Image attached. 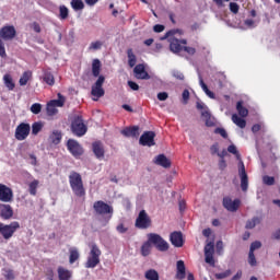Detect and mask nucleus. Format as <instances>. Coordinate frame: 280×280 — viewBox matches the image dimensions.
Segmentation results:
<instances>
[{
	"label": "nucleus",
	"instance_id": "c85d7f7f",
	"mask_svg": "<svg viewBox=\"0 0 280 280\" xmlns=\"http://www.w3.org/2000/svg\"><path fill=\"white\" fill-rule=\"evenodd\" d=\"M176 279H185V261L183 260L177 261Z\"/></svg>",
	"mask_w": 280,
	"mask_h": 280
},
{
	"label": "nucleus",
	"instance_id": "79ce46f5",
	"mask_svg": "<svg viewBox=\"0 0 280 280\" xmlns=\"http://www.w3.org/2000/svg\"><path fill=\"white\" fill-rule=\"evenodd\" d=\"M176 34L183 35V30H171L161 37V40H166V38H170V36H176Z\"/></svg>",
	"mask_w": 280,
	"mask_h": 280
},
{
	"label": "nucleus",
	"instance_id": "680f3d73",
	"mask_svg": "<svg viewBox=\"0 0 280 280\" xmlns=\"http://www.w3.org/2000/svg\"><path fill=\"white\" fill-rule=\"evenodd\" d=\"M184 51H186V54H188L189 56H194L196 54V48L194 47H189V46H184Z\"/></svg>",
	"mask_w": 280,
	"mask_h": 280
},
{
	"label": "nucleus",
	"instance_id": "58836bf2",
	"mask_svg": "<svg viewBox=\"0 0 280 280\" xmlns=\"http://www.w3.org/2000/svg\"><path fill=\"white\" fill-rule=\"evenodd\" d=\"M144 277L148 280H159V271L154 269H149L145 271Z\"/></svg>",
	"mask_w": 280,
	"mask_h": 280
},
{
	"label": "nucleus",
	"instance_id": "338daca9",
	"mask_svg": "<svg viewBox=\"0 0 280 280\" xmlns=\"http://www.w3.org/2000/svg\"><path fill=\"white\" fill-rule=\"evenodd\" d=\"M116 230H117L118 233L124 234V233H127L128 228L124 226V224L120 223V224L117 225Z\"/></svg>",
	"mask_w": 280,
	"mask_h": 280
},
{
	"label": "nucleus",
	"instance_id": "de8ad7c7",
	"mask_svg": "<svg viewBox=\"0 0 280 280\" xmlns=\"http://www.w3.org/2000/svg\"><path fill=\"white\" fill-rule=\"evenodd\" d=\"M40 110H43V105H40L39 103H35L31 106V113H33V115L40 114Z\"/></svg>",
	"mask_w": 280,
	"mask_h": 280
},
{
	"label": "nucleus",
	"instance_id": "a18cd8bd",
	"mask_svg": "<svg viewBox=\"0 0 280 280\" xmlns=\"http://www.w3.org/2000/svg\"><path fill=\"white\" fill-rule=\"evenodd\" d=\"M43 130V122H34L32 125V135H38Z\"/></svg>",
	"mask_w": 280,
	"mask_h": 280
},
{
	"label": "nucleus",
	"instance_id": "cd10ccee",
	"mask_svg": "<svg viewBox=\"0 0 280 280\" xmlns=\"http://www.w3.org/2000/svg\"><path fill=\"white\" fill-rule=\"evenodd\" d=\"M57 272H58L59 280H70L72 277L71 271H69L68 269H65V267H59Z\"/></svg>",
	"mask_w": 280,
	"mask_h": 280
},
{
	"label": "nucleus",
	"instance_id": "6e6552de",
	"mask_svg": "<svg viewBox=\"0 0 280 280\" xmlns=\"http://www.w3.org/2000/svg\"><path fill=\"white\" fill-rule=\"evenodd\" d=\"M106 78H104V75H100L98 79L96 80V82L92 85V90H91V95H93L94 102H97L100 100V97H104L105 91H104V82H105Z\"/></svg>",
	"mask_w": 280,
	"mask_h": 280
},
{
	"label": "nucleus",
	"instance_id": "b1692460",
	"mask_svg": "<svg viewBox=\"0 0 280 280\" xmlns=\"http://www.w3.org/2000/svg\"><path fill=\"white\" fill-rule=\"evenodd\" d=\"M92 150L96 159H104V144H102V142H94L92 144Z\"/></svg>",
	"mask_w": 280,
	"mask_h": 280
},
{
	"label": "nucleus",
	"instance_id": "f03ea898",
	"mask_svg": "<svg viewBox=\"0 0 280 280\" xmlns=\"http://www.w3.org/2000/svg\"><path fill=\"white\" fill-rule=\"evenodd\" d=\"M70 187L78 198L86 196V190L84 189V183L82 182V175L78 172H71L69 175Z\"/></svg>",
	"mask_w": 280,
	"mask_h": 280
},
{
	"label": "nucleus",
	"instance_id": "a211bd4d",
	"mask_svg": "<svg viewBox=\"0 0 280 280\" xmlns=\"http://www.w3.org/2000/svg\"><path fill=\"white\" fill-rule=\"evenodd\" d=\"M133 73L137 80H150V74L145 71V66L139 63L135 67Z\"/></svg>",
	"mask_w": 280,
	"mask_h": 280
},
{
	"label": "nucleus",
	"instance_id": "2eb2a0df",
	"mask_svg": "<svg viewBox=\"0 0 280 280\" xmlns=\"http://www.w3.org/2000/svg\"><path fill=\"white\" fill-rule=\"evenodd\" d=\"M240 205H242V201L240 199H231V197H224L223 198V207L226 209V211H230L231 213H235L237 209H240Z\"/></svg>",
	"mask_w": 280,
	"mask_h": 280
},
{
	"label": "nucleus",
	"instance_id": "393cba45",
	"mask_svg": "<svg viewBox=\"0 0 280 280\" xmlns=\"http://www.w3.org/2000/svg\"><path fill=\"white\" fill-rule=\"evenodd\" d=\"M155 164L160 165L161 167H171L172 166V162H170V160L167 159V156H165V154H160L155 158Z\"/></svg>",
	"mask_w": 280,
	"mask_h": 280
},
{
	"label": "nucleus",
	"instance_id": "f257e3e1",
	"mask_svg": "<svg viewBox=\"0 0 280 280\" xmlns=\"http://www.w3.org/2000/svg\"><path fill=\"white\" fill-rule=\"evenodd\" d=\"M228 152L234 154L238 161V176L241 178L242 191H248V174L246 173V166L244 165V161H242V155L240 154V151H237V147H235V144L229 145Z\"/></svg>",
	"mask_w": 280,
	"mask_h": 280
},
{
	"label": "nucleus",
	"instance_id": "37998d69",
	"mask_svg": "<svg viewBox=\"0 0 280 280\" xmlns=\"http://www.w3.org/2000/svg\"><path fill=\"white\" fill-rule=\"evenodd\" d=\"M36 189H38V179L31 182L28 185L31 196H36Z\"/></svg>",
	"mask_w": 280,
	"mask_h": 280
},
{
	"label": "nucleus",
	"instance_id": "69168bd1",
	"mask_svg": "<svg viewBox=\"0 0 280 280\" xmlns=\"http://www.w3.org/2000/svg\"><path fill=\"white\" fill-rule=\"evenodd\" d=\"M199 84H200L203 93L209 90V88L207 86V83H205V80H202V75H200V74H199Z\"/></svg>",
	"mask_w": 280,
	"mask_h": 280
},
{
	"label": "nucleus",
	"instance_id": "423d86ee",
	"mask_svg": "<svg viewBox=\"0 0 280 280\" xmlns=\"http://www.w3.org/2000/svg\"><path fill=\"white\" fill-rule=\"evenodd\" d=\"M71 130L75 137H84L86 135V125H84V120L82 116H75L71 124Z\"/></svg>",
	"mask_w": 280,
	"mask_h": 280
},
{
	"label": "nucleus",
	"instance_id": "ddd939ff",
	"mask_svg": "<svg viewBox=\"0 0 280 280\" xmlns=\"http://www.w3.org/2000/svg\"><path fill=\"white\" fill-rule=\"evenodd\" d=\"M93 209H94L96 215H106L108 213H113V208L104 201L94 202Z\"/></svg>",
	"mask_w": 280,
	"mask_h": 280
},
{
	"label": "nucleus",
	"instance_id": "13d9d810",
	"mask_svg": "<svg viewBox=\"0 0 280 280\" xmlns=\"http://www.w3.org/2000/svg\"><path fill=\"white\" fill-rule=\"evenodd\" d=\"M172 75L176 78V80H185V74L178 70H174Z\"/></svg>",
	"mask_w": 280,
	"mask_h": 280
},
{
	"label": "nucleus",
	"instance_id": "1a4fd4ad",
	"mask_svg": "<svg viewBox=\"0 0 280 280\" xmlns=\"http://www.w3.org/2000/svg\"><path fill=\"white\" fill-rule=\"evenodd\" d=\"M18 229H21V224L16 221L11 222L9 225L0 223V233L4 240H10Z\"/></svg>",
	"mask_w": 280,
	"mask_h": 280
},
{
	"label": "nucleus",
	"instance_id": "0eeeda50",
	"mask_svg": "<svg viewBox=\"0 0 280 280\" xmlns=\"http://www.w3.org/2000/svg\"><path fill=\"white\" fill-rule=\"evenodd\" d=\"M135 226L136 229H140L142 231H144L145 229H150V226H152V219L150 218L148 212H145V210H141L139 212L136 219Z\"/></svg>",
	"mask_w": 280,
	"mask_h": 280
},
{
	"label": "nucleus",
	"instance_id": "6e6d98bb",
	"mask_svg": "<svg viewBox=\"0 0 280 280\" xmlns=\"http://www.w3.org/2000/svg\"><path fill=\"white\" fill-rule=\"evenodd\" d=\"M215 135H221L223 137V139H228L229 138V133H226V130L224 128H217L214 130Z\"/></svg>",
	"mask_w": 280,
	"mask_h": 280
},
{
	"label": "nucleus",
	"instance_id": "72a5a7b5",
	"mask_svg": "<svg viewBox=\"0 0 280 280\" xmlns=\"http://www.w3.org/2000/svg\"><path fill=\"white\" fill-rule=\"evenodd\" d=\"M3 82L7 89H9V91H14L15 84H14V80H12V75L4 74Z\"/></svg>",
	"mask_w": 280,
	"mask_h": 280
},
{
	"label": "nucleus",
	"instance_id": "6ab92c4d",
	"mask_svg": "<svg viewBox=\"0 0 280 280\" xmlns=\"http://www.w3.org/2000/svg\"><path fill=\"white\" fill-rule=\"evenodd\" d=\"M170 242L175 248H183V232H173L170 235Z\"/></svg>",
	"mask_w": 280,
	"mask_h": 280
},
{
	"label": "nucleus",
	"instance_id": "774afa93",
	"mask_svg": "<svg viewBox=\"0 0 280 280\" xmlns=\"http://www.w3.org/2000/svg\"><path fill=\"white\" fill-rule=\"evenodd\" d=\"M31 27L34 30V32H36L37 34H40V24H38L37 22H34L33 24H31Z\"/></svg>",
	"mask_w": 280,
	"mask_h": 280
},
{
	"label": "nucleus",
	"instance_id": "2f4dec72",
	"mask_svg": "<svg viewBox=\"0 0 280 280\" xmlns=\"http://www.w3.org/2000/svg\"><path fill=\"white\" fill-rule=\"evenodd\" d=\"M232 121L238 128H246V120L237 116V114L232 115Z\"/></svg>",
	"mask_w": 280,
	"mask_h": 280
},
{
	"label": "nucleus",
	"instance_id": "dca6fc26",
	"mask_svg": "<svg viewBox=\"0 0 280 280\" xmlns=\"http://www.w3.org/2000/svg\"><path fill=\"white\" fill-rule=\"evenodd\" d=\"M170 49L173 54H180L184 47L182 45H187V39H178L176 37H171L170 39Z\"/></svg>",
	"mask_w": 280,
	"mask_h": 280
},
{
	"label": "nucleus",
	"instance_id": "9d476101",
	"mask_svg": "<svg viewBox=\"0 0 280 280\" xmlns=\"http://www.w3.org/2000/svg\"><path fill=\"white\" fill-rule=\"evenodd\" d=\"M215 253V243L210 241L205 246V261L209 264V266H215V259L213 258V254Z\"/></svg>",
	"mask_w": 280,
	"mask_h": 280
},
{
	"label": "nucleus",
	"instance_id": "e2e57ef3",
	"mask_svg": "<svg viewBox=\"0 0 280 280\" xmlns=\"http://www.w3.org/2000/svg\"><path fill=\"white\" fill-rule=\"evenodd\" d=\"M196 106H197L198 110H201V113H202V110H209V107H207V105H205V103H202L200 101L197 102Z\"/></svg>",
	"mask_w": 280,
	"mask_h": 280
},
{
	"label": "nucleus",
	"instance_id": "ea45409f",
	"mask_svg": "<svg viewBox=\"0 0 280 280\" xmlns=\"http://www.w3.org/2000/svg\"><path fill=\"white\" fill-rule=\"evenodd\" d=\"M70 5L74 12H79L84 8V2L82 0H71Z\"/></svg>",
	"mask_w": 280,
	"mask_h": 280
},
{
	"label": "nucleus",
	"instance_id": "412c9836",
	"mask_svg": "<svg viewBox=\"0 0 280 280\" xmlns=\"http://www.w3.org/2000/svg\"><path fill=\"white\" fill-rule=\"evenodd\" d=\"M14 215V210L12 209V206L10 205H2L0 210V217L2 220H10Z\"/></svg>",
	"mask_w": 280,
	"mask_h": 280
},
{
	"label": "nucleus",
	"instance_id": "0e129e2a",
	"mask_svg": "<svg viewBox=\"0 0 280 280\" xmlns=\"http://www.w3.org/2000/svg\"><path fill=\"white\" fill-rule=\"evenodd\" d=\"M127 84L131 89V91H139V84H137V82L128 81Z\"/></svg>",
	"mask_w": 280,
	"mask_h": 280
},
{
	"label": "nucleus",
	"instance_id": "20e7f679",
	"mask_svg": "<svg viewBox=\"0 0 280 280\" xmlns=\"http://www.w3.org/2000/svg\"><path fill=\"white\" fill-rule=\"evenodd\" d=\"M148 240L153 246H155L156 250H160V253H166V250H170V243L164 240L163 236L156 233H149Z\"/></svg>",
	"mask_w": 280,
	"mask_h": 280
},
{
	"label": "nucleus",
	"instance_id": "9b49d317",
	"mask_svg": "<svg viewBox=\"0 0 280 280\" xmlns=\"http://www.w3.org/2000/svg\"><path fill=\"white\" fill-rule=\"evenodd\" d=\"M30 124L21 122L15 129V139L18 141H25L30 137Z\"/></svg>",
	"mask_w": 280,
	"mask_h": 280
},
{
	"label": "nucleus",
	"instance_id": "3c124183",
	"mask_svg": "<svg viewBox=\"0 0 280 280\" xmlns=\"http://www.w3.org/2000/svg\"><path fill=\"white\" fill-rule=\"evenodd\" d=\"M214 277L215 279H226V277H231V269H228L220 273H215Z\"/></svg>",
	"mask_w": 280,
	"mask_h": 280
},
{
	"label": "nucleus",
	"instance_id": "864d4df0",
	"mask_svg": "<svg viewBox=\"0 0 280 280\" xmlns=\"http://www.w3.org/2000/svg\"><path fill=\"white\" fill-rule=\"evenodd\" d=\"M210 152L212 155H218L220 153V144L218 142L213 143L211 147H210Z\"/></svg>",
	"mask_w": 280,
	"mask_h": 280
},
{
	"label": "nucleus",
	"instance_id": "aec40b11",
	"mask_svg": "<svg viewBox=\"0 0 280 280\" xmlns=\"http://www.w3.org/2000/svg\"><path fill=\"white\" fill-rule=\"evenodd\" d=\"M48 141L52 143V145H58L62 141V131L58 129L52 130L48 137Z\"/></svg>",
	"mask_w": 280,
	"mask_h": 280
},
{
	"label": "nucleus",
	"instance_id": "4c0bfd02",
	"mask_svg": "<svg viewBox=\"0 0 280 280\" xmlns=\"http://www.w3.org/2000/svg\"><path fill=\"white\" fill-rule=\"evenodd\" d=\"M127 56L129 67H135V65H137V56L135 55L131 48L127 50Z\"/></svg>",
	"mask_w": 280,
	"mask_h": 280
},
{
	"label": "nucleus",
	"instance_id": "8fccbe9b",
	"mask_svg": "<svg viewBox=\"0 0 280 280\" xmlns=\"http://www.w3.org/2000/svg\"><path fill=\"white\" fill-rule=\"evenodd\" d=\"M261 248V243L259 241H255L250 244L249 253H255V250H259Z\"/></svg>",
	"mask_w": 280,
	"mask_h": 280
},
{
	"label": "nucleus",
	"instance_id": "49530a36",
	"mask_svg": "<svg viewBox=\"0 0 280 280\" xmlns=\"http://www.w3.org/2000/svg\"><path fill=\"white\" fill-rule=\"evenodd\" d=\"M46 110H47V115H49L50 117H52V115H56L58 113V108H56L50 102L47 104Z\"/></svg>",
	"mask_w": 280,
	"mask_h": 280
},
{
	"label": "nucleus",
	"instance_id": "5701e85b",
	"mask_svg": "<svg viewBox=\"0 0 280 280\" xmlns=\"http://www.w3.org/2000/svg\"><path fill=\"white\" fill-rule=\"evenodd\" d=\"M201 117L203 118V121L208 128H213V126H215V118L211 116L209 110H202Z\"/></svg>",
	"mask_w": 280,
	"mask_h": 280
},
{
	"label": "nucleus",
	"instance_id": "4d7b16f0",
	"mask_svg": "<svg viewBox=\"0 0 280 280\" xmlns=\"http://www.w3.org/2000/svg\"><path fill=\"white\" fill-rule=\"evenodd\" d=\"M244 24L249 30H253V28L257 27V24H255L254 20H250V19L245 20Z\"/></svg>",
	"mask_w": 280,
	"mask_h": 280
},
{
	"label": "nucleus",
	"instance_id": "e433bc0d",
	"mask_svg": "<svg viewBox=\"0 0 280 280\" xmlns=\"http://www.w3.org/2000/svg\"><path fill=\"white\" fill-rule=\"evenodd\" d=\"M80 259V252H78V248H70V257L69 262L75 264Z\"/></svg>",
	"mask_w": 280,
	"mask_h": 280
},
{
	"label": "nucleus",
	"instance_id": "c9c22d12",
	"mask_svg": "<svg viewBox=\"0 0 280 280\" xmlns=\"http://www.w3.org/2000/svg\"><path fill=\"white\" fill-rule=\"evenodd\" d=\"M43 80L49 86H54V84H56V80L54 79V74H51V72H49V71L44 72Z\"/></svg>",
	"mask_w": 280,
	"mask_h": 280
},
{
	"label": "nucleus",
	"instance_id": "4468645a",
	"mask_svg": "<svg viewBox=\"0 0 280 280\" xmlns=\"http://www.w3.org/2000/svg\"><path fill=\"white\" fill-rule=\"evenodd\" d=\"M12 200H14L12 188L0 184V202H12Z\"/></svg>",
	"mask_w": 280,
	"mask_h": 280
},
{
	"label": "nucleus",
	"instance_id": "39448f33",
	"mask_svg": "<svg viewBox=\"0 0 280 280\" xmlns=\"http://www.w3.org/2000/svg\"><path fill=\"white\" fill-rule=\"evenodd\" d=\"M102 256V250L97 245H92L90 250V256L85 262V268H96L100 264V257Z\"/></svg>",
	"mask_w": 280,
	"mask_h": 280
},
{
	"label": "nucleus",
	"instance_id": "052dcab7",
	"mask_svg": "<svg viewBox=\"0 0 280 280\" xmlns=\"http://www.w3.org/2000/svg\"><path fill=\"white\" fill-rule=\"evenodd\" d=\"M153 31L156 34H161V32L165 31V26L163 24H156V25L153 26Z\"/></svg>",
	"mask_w": 280,
	"mask_h": 280
},
{
	"label": "nucleus",
	"instance_id": "bf43d9fd",
	"mask_svg": "<svg viewBox=\"0 0 280 280\" xmlns=\"http://www.w3.org/2000/svg\"><path fill=\"white\" fill-rule=\"evenodd\" d=\"M167 97H170V94H167V92L158 93V100L160 102H165L167 100Z\"/></svg>",
	"mask_w": 280,
	"mask_h": 280
},
{
	"label": "nucleus",
	"instance_id": "5fc2aeb1",
	"mask_svg": "<svg viewBox=\"0 0 280 280\" xmlns=\"http://www.w3.org/2000/svg\"><path fill=\"white\" fill-rule=\"evenodd\" d=\"M230 11L233 14H237V12H240V4H237V2H230Z\"/></svg>",
	"mask_w": 280,
	"mask_h": 280
},
{
	"label": "nucleus",
	"instance_id": "bb28decb",
	"mask_svg": "<svg viewBox=\"0 0 280 280\" xmlns=\"http://www.w3.org/2000/svg\"><path fill=\"white\" fill-rule=\"evenodd\" d=\"M100 71H102V61H100V59H94L92 62V75H94V78H100Z\"/></svg>",
	"mask_w": 280,
	"mask_h": 280
},
{
	"label": "nucleus",
	"instance_id": "a19ab883",
	"mask_svg": "<svg viewBox=\"0 0 280 280\" xmlns=\"http://www.w3.org/2000/svg\"><path fill=\"white\" fill-rule=\"evenodd\" d=\"M59 19L61 21L69 19V9L66 5L59 7Z\"/></svg>",
	"mask_w": 280,
	"mask_h": 280
},
{
	"label": "nucleus",
	"instance_id": "603ef678",
	"mask_svg": "<svg viewBox=\"0 0 280 280\" xmlns=\"http://www.w3.org/2000/svg\"><path fill=\"white\" fill-rule=\"evenodd\" d=\"M248 264L252 267L257 266V258H255V253L253 252L248 253Z\"/></svg>",
	"mask_w": 280,
	"mask_h": 280
},
{
	"label": "nucleus",
	"instance_id": "09e8293b",
	"mask_svg": "<svg viewBox=\"0 0 280 280\" xmlns=\"http://www.w3.org/2000/svg\"><path fill=\"white\" fill-rule=\"evenodd\" d=\"M262 183L264 185H268L269 187H271V185H275V177L265 175L262 177Z\"/></svg>",
	"mask_w": 280,
	"mask_h": 280
},
{
	"label": "nucleus",
	"instance_id": "7c9ffc66",
	"mask_svg": "<svg viewBox=\"0 0 280 280\" xmlns=\"http://www.w3.org/2000/svg\"><path fill=\"white\" fill-rule=\"evenodd\" d=\"M236 110L241 117H248V108L244 107V102L236 103Z\"/></svg>",
	"mask_w": 280,
	"mask_h": 280
},
{
	"label": "nucleus",
	"instance_id": "c03bdc74",
	"mask_svg": "<svg viewBox=\"0 0 280 280\" xmlns=\"http://www.w3.org/2000/svg\"><path fill=\"white\" fill-rule=\"evenodd\" d=\"M104 45V43H102L101 40H96V42H92L90 44V51L93 50V51H97V49H102V46Z\"/></svg>",
	"mask_w": 280,
	"mask_h": 280
},
{
	"label": "nucleus",
	"instance_id": "f8f14e48",
	"mask_svg": "<svg viewBox=\"0 0 280 280\" xmlns=\"http://www.w3.org/2000/svg\"><path fill=\"white\" fill-rule=\"evenodd\" d=\"M154 137H156V133L154 131H144L139 139L140 145H147L148 148L156 145V142H154Z\"/></svg>",
	"mask_w": 280,
	"mask_h": 280
},
{
	"label": "nucleus",
	"instance_id": "4be33fe9",
	"mask_svg": "<svg viewBox=\"0 0 280 280\" xmlns=\"http://www.w3.org/2000/svg\"><path fill=\"white\" fill-rule=\"evenodd\" d=\"M120 135L127 138H130V137L137 138L139 137V126L126 127L120 131Z\"/></svg>",
	"mask_w": 280,
	"mask_h": 280
},
{
	"label": "nucleus",
	"instance_id": "473e14b6",
	"mask_svg": "<svg viewBox=\"0 0 280 280\" xmlns=\"http://www.w3.org/2000/svg\"><path fill=\"white\" fill-rule=\"evenodd\" d=\"M31 78H32V71L23 72L22 77L19 80L20 86H26Z\"/></svg>",
	"mask_w": 280,
	"mask_h": 280
},
{
	"label": "nucleus",
	"instance_id": "f3484780",
	"mask_svg": "<svg viewBox=\"0 0 280 280\" xmlns=\"http://www.w3.org/2000/svg\"><path fill=\"white\" fill-rule=\"evenodd\" d=\"M67 147L69 152H71L73 156H82L84 152L82 145H80V143L73 139L68 140Z\"/></svg>",
	"mask_w": 280,
	"mask_h": 280
},
{
	"label": "nucleus",
	"instance_id": "7ed1b4c3",
	"mask_svg": "<svg viewBox=\"0 0 280 280\" xmlns=\"http://www.w3.org/2000/svg\"><path fill=\"white\" fill-rule=\"evenodd\" d=\"M16 36V28L14 26H4L0 30V56L5 58V46L3 40H12ZM2 38V39H1Z\"/></svg>",
	"mask_w": 280,
	"mask_h": 280
},
{
	"label": "nucleus",
	"instance_id": "c756f323",
	"mask_svg": "<svg viewBox=\"0 0 280 280\" xmlns=\"http://www.w3.org/2000/svg\"><path fill=\"white\" fill-rule=\"evenodd\" d=\"M150 253H152V243L150 242V238H148L141 246V255L142 257H148Z\"/></svg>",
	"mask_w": 280,
	"mask_h": 280
},
{
	"label": "nucleus",
	"instance_id": "f704fd0d",
	"mask_svg": "<svg viewBox=\"0 0 280 280\" xmlns=\"http://www.w3.org/2000/svg\"><path fill=\"white\" fill-rule=\"evenodd\" d=\"M50 104L55 108H62V106H65V96H62V94L58 93V100L50 101Z\"/></svg>",
	"mask_w": 280,
	"mask_h": 280
},
{
	"label": "nucleus",
	"instance_id": "a878e982",
	"mask_svg": "<svg viewBox=\"0 0 280 280\" xmlns=\"http://www.w3.org/2000/svg\"><path fill=\"white\" fill-rule=\"evenodd\" d=\"M262 221H264L262 217H254L250 220H247V222L245 224V229L253 230V229H255V226H257V224H259Z\"/></svg>",
	"mask_w": 280,
	"mask_h": 280
}]
</instances>
